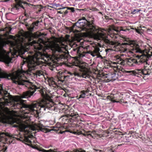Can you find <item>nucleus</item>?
<instances>
[{
	"label": "nucleus",
	"mask_w": 152,
	"mask_h": 152,
	"mask_svg": "<svg viewBox=\"0 0 152 152\" xmlns=\"http://www.w3.org/2000/svg\"><path fill=\"white\" fill-rule=\"evenodd\" d=\"M28 38L23 36H20L16 41L14 48L16 51L20 54L23 55L26 52L28 53L26 56V65L28 69L26 70L19 69L21 72L26 74V76L33 70L40 68L41 64L44 63L51 64L52 61L50 56L40 51L36 52V50H40L43 48V46L40 43H44V41L40 39L39 41H33L29 42L31 40Z\"/></svg>",
	"instance_id": "obj_1"
},
{
	"label": "nucleus",
	"mask_w": 152,
	"mask_h": 152,
	"mask_svg": "<svg viewBox=\"0 0 152 152\" xmlns=\"http://www.w3.org/2000/svg\"><path fill=\"white\" fill-rule=\"evenodd\" d=\"M34 91H30L24 92L20 96H15L12 98L13 101L12 106L14 109H20L22 113L25 114L33 115L36 116L39 113H43L48 110H54L55 107L52 102L47 99H43L38 102L34 103L31 104L27 105L24 103V100L22 99L29 98L33 95Z\"/></svg>",
	"instance_id": "obj_2"
},
{
	"label": "nucleus",
	"mask_w": 152,
	"mask_h": 152,
	"mask_svg": "<svg viewBox=\"0 0 152 152\" xmlns=\"http://www.w3.org/2000/svg\"><path fill=\"white\" fill-rule=\"evenodd\" d=\"M131 48L128 52L134 54L135 56L140 59L138 61L137 60L132 58H130L125 60L120 57L118 58L116 62L114 64H118L124 66L125 64L130 66H134L136 65H140L143 63L147 64V61L152 56V49L151 48L144 50H142L140 46L136 42H131L130 44Z\"/></svg>",
	"instance_id": "obj_3"
},
{
	"label": "nucleus",
	"mask_w": 152,
	"mask_h": 152,
	"mask_svg": "<svg viewBox=\"0 0 152 152\" xmlns=\"http://www.w3.org/2000/svg\"><path fill=\"white\" fill-rule=\"evenodd\" d=\"M100 31L101 32L100 33L95 35V39L103 40L111 48L112 50L117 52H119L120 53H128L130 50V49L124 47V46L129 45L130 46V44L131 42H135L130 41L128 42L124 43L121 44L118 42H115L108 39L106 33V31L105 30L101 29Z\"/></svg>",
	"instance_id": "obj_4"
},
{
	"label": "nucleus",
	"mask_w": 152,
	"mask_h": 152,
	"mask_svg": "<svg viewBox=\"0 0 152 152\" xmlns=\"http://www.w3.org/2000/svg\"><path fill=\"white\" fill-rule=\"evenodd\" d=\"M54 41L48 46V49L51 52L52 55L58 60L65 59L67 58V54L66 52V45L60 40L54 37Z\"/></svg>",
	"instance_id": "obj_5"
},
{
	"label": "nucleus",
	"mask_w": 152,
	"mask_h": 152,
	"mask_svg": "<svg viewBox=\"0 0 152 152\" xmlns=\"http://www.w3.org/2000/svg\"><path fill=\"white\" fill-rule=\"evenodd\" d=\"M75 25L80 29V30H78V31H85L87 33L92 35L95 39V35L100 33L101 32L100 31V30L103 29L91 24L86 20L84 17H83L82 19H79Z\"/></svg>",
	"instance_id": "obj_6"
},
{
	"label": "nucleus",
	"mask_w": 152,
	"mask_h": 152,
	"mask_svg": "<svg viewBox=\"0 0 152 152\" xmlns=\"http://www.w3.org/2000/svg\"><path fill=\"white\" fill-rule=\"evenodd\" d=\"M5 45V42L0 37V61L9 64L12 60L8 54L6 53V51L3 49V47Z\"/></svg>",
	"instance_id": "obj_7"
},
{
	"label": "nucleus",
	"mask_w": 152,
	"mask_h": 152,
	"mask_svg": "<svg viewBox=\"0 0 152 152\" xmlns=\"http://www.w3.org/2000/svg\"><path fill=\"white\" fill-rule=\"evenodd\" d=\"M68 66L71 67V68H73V69L74 70L72 72L70 71L68 72V73L69 74L73 76L74 75L75 76H77L78 77L82 76L83 77L86 78L87 77H88V76L86 75L87 73L86 72L85 73L82 74V75H80L77 72V70L76 69L75 66H77L79 68V69L80 71H85L86 69V67L83 64H77V65L76 66H75L74 65H72L71 64H70L69 65L68 64Z\"/></svg>",
	"instance_id": "obj_8"
},
{
	"label": "nucleus",
	"mask_w": 152,
	"mask_h": 152,
	"mask_svg": "<svg viewBox=\"0 0 152 152\" xmlns=\"http://www.w3.org/2000/svg\"><path fill=\"white\" fill-rule=\"evenodd\" d=\"M7 136L9 137H13L16 138L18 140L22 141L23 142H27L30 144H31L32 141L30 140L29 138L21 135L20 134L18 135H15L14 136H10L8 133L1 132H0V137L2 138H5V137Z\"/></svg>",
	"instance_id": "obj_9"
},
{
	"label": "nucleus",
	"mask_w": 152,
	"mask_h": 152,
	"mask_svg": "<svg viewBox=\"0 0 152 152\" xmlns=\"http://www.w3.org/2000/svg\"><path fill=\"white\" fill-rule=\"evenodd\" d=\"M65 77L63 75H58L54 79L51 78L49 80V82L50 85H56L57 86H61L63 83Z\"/></svg>",
	"instance_id": "obj_10"
},
{
	"label": "nucleus",
	"mask_w": 152,
	"mask_h": 152,
	"mask_svg": "<svg viewBox=\"0 0 152 152\" xmlns=\"http://www.w3.org/2000/svg\"><path fill=\"white\" fill-rule=\"evenodd\" d=\"M148 69V68L147 69L145 68L144 69H138L132 71H126L123 69L121 71L124 72L126 73H129L131 72H132L134 74H137L142 76V75H147L150 74L149 73V72L147 70Z\"/></svg>",
	"instance_id": "obj_11"
},
{
	"label": "nucleus",
	"mask_w": 152,
	"mask_h": 152,
	"mask_svg": "<svg viewBox=\"0 0 152 152\" xmlns=\"http://www.w3.org/2000/svg\"><path fill=\"white\" fill-rule=\"evenodd\" d=\"M100 49L98 47H92L91 49L87 50L86 53L90 54L93 57L96 56L97 54L99 53Z\"/></svg>",
	"instance_id": "obj_12"
},
{
	"label": "nucleus",
	"mask_w": 152,
	"mask_h": 152,
	"mask_svg": "<svg viewBox=\"0 0 152 152\" xmlns=\"http://www.w3.org/2000/svg\"><path fill=\"white\" fill-rule=\"evenodd\" d=\"M12 115L11 112L8 109L4 110L3 112L0 113V115L1 118H6L7 116H10Z\"/></svg>",
	"instance_id": "obj_13"
},
{
	"label": "nucleus",
	"mask_w": 152,
	"mask_h": 152,
	"mask_svg": "<svg viewBox=\"0 0 152 152\" xmlns=\"http://www.w3.org/2000/svg\"><path fill=\"white\" fill-rule=\"evenodd\" d=\"M25 4L21 0H19L16 2V4L15 5L14 8L16 10L19 9L20 8L24 9L23 5Z\"/></svg>",
	"instance_id": "obj_14"
},
{
	"label": "nucleus",
	"mask_w": 152,
	"mask_h": 152,
	"mask_svg": "<svg viewBox=\"0 0 152 152\" xmlns=\"http://www.w3.org/2000/svg\"><path fill=\"white\" fill-rule=\"evenodd\" d=\"M87 134L88 135L91 136L92 137L94 138V137H96L98 136L99 135L97 133V132L95 131H88L87 132Z\"/></svg>",
	"instance_id": "obj_15"
},
{
	"label": "nucleus",
	"mask_w": 152,
	"mask_h": 152,
	"mask_svg": "<svg viewBox=\"0 0 152 152\" xmlns=\"http://www.w3.org/2000/svg\"><path fill=\"white\" fill-rule=\"evenodd\" d=\"M121 28V27H119L113 26L111 28H110V29H112L114 32L115 31L117 33L121 31H126V30H123Z\"/></svg>",
	"instance_id": "obj_16"
},
{
	"label": "nucleus",
	"mask_w": 152,
	"mask_h": 152,
	"mask_svg": "<svg viewBox=\"0 0 152 152\" xmlns=\"http://www.w3.org/2000/svg\"><path fill=\"white\" fill-rule=\"evenodd\" d=\"M110 37L111 38L116 39L117 38V35L116 33H115L111 29H109V34Z\"/></svg>",
	"instance_id": "obj_17"
},
{
	"label": "nucleus",
	"mask_w": 152,
	"mask_h": 152,
	"mask_svg": "<svg viewBox=\"0 0 152 152\" xmlns=\"http://www.w3.org/2000/svg\"><path fill=\"white\" fill-rule=\"evenodd\" d=\"M36 75L37 76L43 77L44 76L43 72L41 70H37L36 72Z\"/></svg>",
	"instance_id": "obj_18"
},
{
	"label": "nucleus",
	"mask_w": 152,
	"mask_h": 152,
	"mask_svg": "<svg viewBox=\"0 0 152 152\" xmlns=\"http://www.w3.org/2000/svg\"><path fill=\"white\" fill-rule=\"evenodd\" d=\"M54 128H58L57 129H54L53 130H59L61 129V128L62 127L60 123H57L56 126H54Z\"/></svg>",
	"instance_id": "obj_19"
},
{
	"label": "nucleus",
	"mask_w": 152,
	"mask_h": 152,
	"mask_svg": "<svg viewBox=\"0 0 152 152\" xmlns=\"http://www.w3.org/2000/svg\"><path fill=\"white\" fill-rule=\"evenodd\" d=\"M84 91H81V94L80 95L79 97L77 98L78 99H79L81 98H84L86 97V94L85 92Z\"/></svg>",
	"instance_id": "obj_20"
},
{
	"label": "nucleus",
	"mask_w": 152,
	"mask_h": 152,
	"mask_svg": "<svg viewBox=\"0 0 152 152\" xmlns=\"http://www.w3.org/2000/svg\"><path fill=\"white\" fill-rule=\"evenodd\" d=\"M7 147L5 146H1L0 145V152H6Z\"/></svg>",
	"instance_id": "obj_21"
},
{
	"label": "nucleus",
	"mask_w": 152,
	"mask_h": 152,
	"mask_svg": "<svg viewBox=\"0 0 152 152\" xmlns=\"http://www.w3.org/2000/svg\"><path fill=\"white\" fill-rule=\"evenodd\" d=\"M117 75L115 73H113L111 75V77L113 80H116L117 79Z\"/></svg>",
	"instance_id": "obj_22"
},
{
	"label": "nucleus",
	"mask_w": 152,
	"mask_h": 152,
	"mask_svg": "<svg viewBox=\"0 0 152 152\" xmlns=\"http://www.w3.org/2000/svg\"><path fill=\"white\" fill-rule=\"evenodd\" d=\"M39 151L42 152H52L53 151V150H52L51 149H50L49 150H46L42 148L39 149Z\"/></svg>",
	"instance_id": "obj_23"
},
{
	"label": "nucleus",
	"mask_w": 152,
	"mask_h": 152,
	"mask_svg": "<svg viewBox=\"0 0 152 152\" xmlns=\"http://www.w3.org/2000/svg\"><path fill=\"white\" fill-rule=\"evenodd\" d=\"M71 116H72V117H73L74 118H75L76 119H78V117L79 116L78 115V114H71Z\"/></svg>",
	"instance_id": "obj_24"
},
{
	"label": "nucleus",
	"mask_w": 152,
	"mask_h": 152,
	"mask_svg": "<svg viewBox=\"0 0 152 152\" xmlns=\"http://www.w3.org/2000/svg\"><path fill=\"white\" fill-rule=\"evenodd\" d=\"M39 23V21H37L36 22H34L33 23V26H37L38 25Z\"/></svg>",
	"instance_id": "obj_25"
},
{
	"label": "nucleus",
	"mask_w": 152,
	"mask_h": 152,
	"mask_svg": "<svg viewBox=\"0 0 152 152\" xmlns=\"http://www.w3.org/2000/svg\"><path fill=\"white\" fill-rule=\"evenodd\" d=\"M34 26H33L32 25L30 26V27L29 28V29H29V30L30 31H32L33 30H34Z\"/></svg>",
	"instance_id": "obj_26"
},
{
	"label": "nucleus",
	"mask_w": 152,
	"mask_h": 152,
	"mask_svg": "<svg viewBox=\"0 0 152 152\" xmlns=\"http://www.w3.org/2000/svg\"><path fill=\"white\" fill-rule=\"evenodd\" d=\"M20 126V127L23 130L26 131V129L27 128V127L25 126L22 124Z\"/></svg>",
	"instance_id": "obj_27"
},
{
	"label": "nucleus",
	"mask_w": 152,
	"mask_h": 152,
	"mask_svg": "<svg viewBox=\"0 0 152 152\" xmlns=\"http://www.w3.org/2000/svg\"><path fill=\"white\" fill-rule=\"evenodd\" d=\"M53 6H54V7H62V5H60L59 4H56V3H55V4H54L53 5Z\"/></svg>",
	"instance_id": "obj_28"
},
{
	"label": "nucleus",
	"mask_w": 152,
	"mask_h": 152,
	"mask_svg": "<svg viewBox=\"0 0 152 152\" xmlns=\"http://www.w3.org/2000/svg\"><path fill=\"white\" fill-rule=\"evenodd\" d=\"M140 11V10H138L137 11V10L136 9H134L133 10V11L132 12V13L134 14H135L136 13V11H137V12H138Z\"/></svg>",
	"instance_id": "obj_29"
},
{
	"label": "nucleus",
	"mask_w": 152,
	"mask_h": 152,
	"mask_svg": "<svg viewBox=\"0 0 152 152\" xmlns=\"http://www.w3.org/2000/svg\"><path fill=\"white\" fill-rule=\"evenodd\" d=\"M68 10H71L72 12H73L74 11V8L73 7H67Z\"/></svg>",
	"instance_id": "obj_30"
},
{
	"label": "nucleus",
	"mask_w": 152,
	"mask_h": 152,
	"mask_svg": "<svg viewBox=\"0 0 152 152\" xmlns=\"http://www.w3.org/2000/svg\"><path fill=\"white\" fill-rule=\"evenodd\" d=\"M111 102H117V103H118V101H116L115 100H114L113 99H112V98H111Z\"/></svg>",
	"instance_id": "obj_31"
},
{
	"label": "nucleus",
	"mask_w": 152,
	"mask_h": 152,
	"mask_svg": "<svg viewBox=\"0 0 152 152\" xmlns=\"http://www.w3.org/2000/svg\"><path fill=\"white\" fill-rule=\"evenodd\" d=\"M11 28H9V31H7V33L8 34H10V33H11Z\"/></svg>",
	"instance_id": "obj_32"
},
{
	"label": "nucleus",
	"mask_w": 152,
	"mask_h": 152,
	"mask_svg": "<svg viewBox=\"0 0 152 152\" xmlns=\"http://www.w3.org/2000/svg\"><path fill=\"white\" fill-rule=\"evenodd\" d=\"M61 7H60L58 8V9H56V10H61V9H65V8H66V7H63V8H61Z\"/></svg>",
	"instance_id": "obj_33"
},
{
	"label": "nucleus",
	"mask_w": 152,
	"mask_h": 152,
	"mask_svg": "<svg viewBox=\"0 0 152 152\" xmlns=\"http://www.w3.org/2000/svg\"><path fill=\"white\" fill-rule=\"evenodd\" d=\"M135 30H136V32H137L138 33V34L140 33L139 29H136Z\"/></svg>",
	"instance_id": "obj_34"
},
{
	"label": "nucleus",
	"mask_w": 152,
	"mask_h": 152,
	"mask_svg": "<svg viewBox=\"0 0 152 152\" xmlns=\"http://www.w3.org/2000/svg\"><path fill=\"white\" fill-rule=\"evenodd\" d=\"M55 66L54 65L53 66V68L52 69H51V68H50V69L52 70H53L55 69Z\"/></svg>",
	"instance_id": "obj_35"
},
{
	"label": "nucleus",
	"mask_w": 152,
	"mask_h": 152,
	"mask_svg": "<svg viewBox=\"0 0 152 152\" xmlns=\"http://www.w3.org/2000/svg\"><path fill=\"white\" fill-rule=\"evenodd\" d=\"M39 130L42 131H43L44 129L40 127L39 128Z\"/></svg>",
	"instance_id": "obj_36"
},
{
	"label": "nucleus",
	"mask_w": 152,
	"mask_h": 152,
	"mask_svg": "<svg viewBox=\"0 0 152 152\" xmlns=\"http://www.w3.org/2000/svg\"><path fill=\"white\" fill-rule=\"evenodd\" d=\"M87 132H85V133L84 134H83V135L85 136H88L87 134Z\"/></svg>",
	"instance_id": "obj_37"
},
{
	"label": "nucleus",
	"mask_w": 152,
	"mask_h": 152,
	"mask_svg": "<svg viewBox=\"0 0 152 152\" xmlns=\"http://www.w3.org/2000/svg\"><path fill=\"white\" fill-rule=\"evenodd\" d=\"M68 11L67 10H66V11H65L64 12V14H67L68 13Z\"/></svg>",
	"instance_id": "obj_38"
},
{
	"label": "nucleus",
	"mask_w": 152,
	"mask_h": 152,
	"mask_svg": "<svg viewBox=\"0 0 152 152\" xmlns=\"http://www.w3.org/2000/svg\"><path fill=\"white\" fill-rule=\"evenodd\" d=\"M52 150H53V152L56 151H57V148H54L53 149H51Z\"/></svg>",
	"instance_id": "obj_39"
},
{
	"label": "nucleus",
	"mask_w": 152,
	"mask_h": 152,
	"mask_svg": "<svg viewBox=\"0 0 152 152\" xmlns=\"http://www.w3.org/2000/svg\"><path fill=\"white\" fill-rule=\"evenodd\" d=\"M123 102L121 100H120V101H118V103H120L121 104H122Z\"/></svg>",
	"instance_id": "obj_40"
},
{
	"label": "nucleus",
	"mask_w": 152,
	"mask_h": 152,
	"mask_svg": "<svg viewBox=\"0 0 152 152\" xmlns=\"http://www.w3.org/2000/svg\"><path fill=\"white\" fill-rule=\"evenodd\" d=\"M63 12H62L61 11H58V13H59L61 14H63Z\"/></svg>",
	"instance_id": "obj_41"
},
{
	"label": "nucleus",
	"mask_w": 152,
	"mask_h": 152,
	"mask_svg": "<svg viewBox=\"0 0 152 152\" xmlns=\"http://www.w3.org/2000/svg\"><path fill=\"white\" fill-rule=\"evenodd\" d=\"M41 11V9H40L38 11V12H40Z\"/></svg>",
	"instance_id": "obj_42"
},
{
	"label": "nucleus",
	"mask_w": 152,
	"mask_h": 152,
	"mask_svg": "<svg viewBox=\"0 0 152 152\" xmlns=\"http://www.w3.org/2000/svg\"><path fill=\"white\" fill-rule=\"evenodd\" d=\"M53 151H52V152H57V151H54V152H53Z\"/></svg>",
	"instance_id": "obj_43"
},
{
	"label": "nucleus",
	"mask_w": 152,
	"mask_h": 152,
	"mask_svg": "<svg viewBox=\"0 0 152 152\" xmlns=\"http://www.w3.org/2000/svg\"><path fill=\"white\" fill-rule=\"evenodd\" d=\"M127 103V102H125V103Z\"/></svg>",
	"instance_id": "obj_44"
}]
</instances>
